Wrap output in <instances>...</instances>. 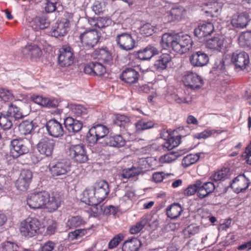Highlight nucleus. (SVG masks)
<instances>
[{
  "mask_svg": "<svg viewBox=\"0 0 251 251\" xmlns=\"http://www.w3.org/2000/svg\"><path fill=\"white\" fill-rule=\"evenodd\" d=\"M160 44L164 49L172 48L175 52L183 54L192 48L193 41L187 34L180 35L165 33L162 36Z\"/></svg>",
  "mask_w": 251,
  "mask_h": 251,
  "instance_id": "nucleus-1",
  "label": "nucleus"
},
{
  "mask_svg": "<svg viewBox=\"0 0 251 251\" xmlns=\"http://www.w3.org/2000/svg\"><path fill=\"white\" fill-rule=\"evenodd\" d=\"M49 172L53 179L65 177L71 171L70 163L64 160L51 161L48 166Z\"/></svg>",
  "mask_w": 251,
  "mask_h": 251,
  "instance_id": "nucleus-2",
  "label": "nucleus"
},
{
  "mask_svg": "<svg viewBox=\"0 0 251 251\" xmlns=\"http://www.w3.org/2000/svg\"><path fill=\"white\" fill-rule=\"evenodd\" d=\"M41 224L36 218H27L21 223L20 231L22 235L31 237L40 232Z\"/></svg>",
  "mask_w": 251,
  "mask_h": 251,
  "instance_id": "nucleus-3",
  "label": "nucleus"
},
{
  "mask_svg": "<svg viewBox=\"0 0 251 251\" xmlns=\"http://www.w3.org/2000/svg\"><path fill=\"white\" fill-rule=\"evenodd\" d=\"M29 142L26 138H15L10 141V153L14 158L26 154L29 151Z\"/></svg>",
  "mask_w": 251,
  "mask_h": 251,
  "instance_id": "nucleus-4",
  "label": "nucleus"
},
{
  "mask_svg": "<svg viewBox=\"0 0 251 251\" xmlns=\"http://www.w3.org/2000/svg\"><path fill=\"white\" fill-rule=\"evenodd\" d=\"M108 129L105 126L97 125L89 129L87 135V140L90 143L95 144L99 140L103 139L101 143L103 146L104 138L108 137Z\"/></svg>",
  "mask_w": 251,
  "mask_h": 251,
  "instance_id": "nucleus-5",
  "label": "nucleus"
},
{
  "mask_svg": "<svg viewBox=\"0 0 251 251\" xmlns=\"http://www.w3.org/2000/svg\"><path fill=\"white\" fill-rule=\"evenodd\" d=\"M68 155L75 162L83 163L88 160V155L85 146L82 144L71 145L68 150Z\"/></svg>",
  "mask_w": 251,
  "mask_h": 251,
  "instance_id": "nucleus-6",
  "label": "nucleus"
},
{
  "mask_svg": "<svg viewBox=\"0 0 251 251\" xmlns=\"http://www.w3.org/2000/svg\"><path fill=\"white\" fill-rule=\"evenodd\" d=\"M48 198V193L46 191L33 193L26 198L27 204L30 208L38 209L44 206Z\"/></svg>",
  "mask_w": 251,
  "mask_h": 251,
  "instance_id": "nucleus-7",
  "label": "nucleus"
},
{
  "mask_svg": "<svg viewBox=\"0 0 251 251\" xmlns=\"http://www.w3.org/2000/svg\"><path fill=\"white\" fill-rule=\"evenodd\" d=\"M96 196L93 188H86L83 192L81 201L86 204L93 206L94 209L96 208L95 213L100 214L102 208Z\"/></svg>",
  "mask_w": 251,
  "mask_h": 251,
  "instance_id": "nucleus-8",
  "label": "nucleus"
},
{
  "mask_svg": "<svg viewBox=\"0 0 251 251\" xmlns=\"http://www.w3.org/2000/svg\"><path fill=\"white\" fill-rule=\"evenodd\" d=\"M100 37V34L97 31L91 30L81 33L79 36V39L84 47L91 49L97 44Z\"/></svg>",
  "mask_w": 251,
  "mask_h": 251,
  "instance_id": "nucleus-9",
  "label": "nucleus"
},
{
  "mask_svg": "<svg viewBox=\"0 0 251 251\" xmlns=\"http://www.w3.org/2000/svg\"><path fill=\"white\" fill-rule=\"evenodd\" d=\"M58 62L62 67H67L72 65L74 60L75 55L73 49L68 46H63L59 50Z\"/></svg>",
  "mask_w": 251,
  "mask_h": 251,
  "instance_id": "nucleus-10",
  "label": "nucleus"
},
{
  "mask_svg": "<svg viewBox=\"0 0 251 251\" xmlns=\"http://www.w3.org/2000/svg\"><path fill=\"white\" fill-rule=\"evenodd\" d=\"M116 41L121 49L126 51L131 50L135 47V41L129 33L124 32L118 35Z\"/></svg>",
  "mask_w": 251,
  "mask_h": 251,
  "instance_id": "nucleus-11",
  "label": "nucleus"
},
{
  "mask_svg": "<svg viewBox=\"0 0 251 251\" xmlns=\"http://www.w3.org/2000/svg\"><path fill=\"white\" fill-rule=\"evenodd\" d=\"M176 131L178 133V135L176 136L177 141H175L174 138L170 139L166 142L163 147L164 149L168 150H171L175 147L177 146L180 142V139L181 137H185L190 133L191 129L188 126H180L177 128Z\"/></svg>",
  "mask_w": 251,
  "mask_h": 251,
  "instance_id": "nucleus-12",
  "label": "nucleus"
},
{
  "mask_svg": "<svg viewBox=\"0 0 251 251\" xmlns=\"http://www.w3.org/2000/svg\"><path fill=\"white\" fill-rule=\"evenodd\" d=\"M55 145L54 140L49 138H43L37 144V150L41 154L50 157L52 154Z\"/></svg>",
  "mask_w": 251,
  "mask_h": 251,
  "instance_id": "nucleus-13",
  "label": "nucleus"
},
{
  "mask_svg": "<svg viewBox=\"0 0 251 251\" xmlns=\"http://www.w3.org/2000/svg\"><path fill=\"white\" fill-rule=\"evenodd\" d=\"M33 177L32 173L29 170L22 171L18 179L15 182L17 189L22 191L28 189Z\"/></svg>",
  "mask_w": 251,
  "mask_h": 251,
  "instance_id": "nucleus-14",
  "label": "nucleus"
},
{
  "mask_svg": "<svg viewBox=\"0 0 251 251\" xmlns=\"http://www.w3.org/2000/svg\"><path fill=\"white\" fill-rule=\"evenodd\" d=\"M184 84L192 89H196L201 88L203 85V80L201 77L196 73L191 72H186L183 77Z\"/></svg>",
  "mask_w": 251,
  "mask_h": 251,
  "instance_id": "nucleus-15",
  "label": "nucleus"
},
{
  "mask_svg": "<svg viewBox=\"0 0 251 251\" xmlns=\"http://www.w3.org/2000/svg\"><path fill=\"white\" fill-rule=\"evenodd\" d=\"M231 62L236 68L243 69L249 63V55L244 51L236 50L232 54Z\"/></svg>",
  "mask_w": 251,
  "mask_h": 251,
  "instance_id": "nucleus-16",
  "label": "nucleus"
},
{
  "mask_svg": "<svg viewBox=\"0 0 251 251\" xmlns=\"http://www.w3.org/2000/svg\"><path fill=\"white\" fill-rule=\"evenodd\" d=\"M46 127L48 134L53 137L62 136L64 130L62 125L55 119H51L46 123Z\"/></svg>",
  "mask_w": 251,
  "mask_h": 251,
  "instance_id": "nucleus-17",
  "label": "nucleus"
},
{
  "mask_svg": "<svg viewBox=\"0 0 251 251\" xmlns=\"http://www.w3.org/2000/svg\"><path fill=\"white\" fill-rule=\"evenodd\" d=\"M209 60L208 55L201 50L193 52L189 56L190 62L194 67L204 66L208 63Z\"/></svg>",
  "mask_w": 251,
  "mask_h": 251,
  "instance_id": "nucleus-18",
  "label": "nucleus"
},
{
  "mask_svg": "<svg viewBox=\"0 0 251 251\" xmlns=\"http://www.w3.org/2000/svg\"><path fill=\"white\" fill-rule=\"evenodd\" d=\"M250 184V180L244 175H240L232 180L231 187L235 193L239 194L245 191Z\"/></svg>",
  "mask_w": 251,
  "mask_h": 251,
  "instance_id": "nucleus-19",
  "label": "nucleus"
},
{
  "mask_svg": "<svg viewBox=\"0 0 251 251\" xmlns=\"http://www.w3.org/2000/svg\"><path fill=\"white\" fill-rule=\"evenodd\" d=\"M214 26L210 22H205L200 23L197 27L194 30V34L199 39L201 40L202 42L204 40L202 39L210 35L214 31Z\"/></svg>",
  "mask_w": 251,
  "mask_h": 251,
  "instance_id": "nucleus-20",
  "label": "nucleus"
},
{
  "mask_svg": "<svg viewBox=\"0 0 251 251\" xmlns=\"http://www.w3.org/2000/svg\"><path fill=\"white\" fill-rule=\"evenodd\" d=\"M93 189L100 203L106 198L109 193V185L106 181L103 180L96 182Z\"/></svg>",
  "mask_w": 251,
  "mask_h": 251,
  "instance_id": "nucleus-21",
  "label": "nucleus"
},
{
  "mask_svg": "<svg viewBox=\"0 0 251 251\" xmlns=\"http://www.w3.org/2000/svg\"><path fill=\"white\" fill-rule=\"evenodd\" d=\"M140 75L139 72L133 68H126L120 75V78L125 83L134 84L138 82Z\"/></svg>",
  "mask_w": 251,
  "mask_h": 251,
  "instance_id": "nucleus-22",
  "label": "nucleus"
},
{
  "mask_svg": "<svg viewBox=\"0 0 251 251\" xmlns=\"http://www.w3.org/2000/svg\"><path fill=\"white\" fill-rule=\"evenodd\" d=\"M223 4L216 1H210L203 4L202 10L208 16L212 17L218 16L222 11Z\"/></svg>",
  "mask_w": 251,
  "mask_h": 251,
  "instance_id": "nucleus-23",
  "label": "nucleus"
},
{
  "mask_svg": "<svg viewBox=\"0 0 251 251\" xmlns=\"http://www.w3.org/2000/svg\"><path fill=\"white\" fill-rule=\"evenodd\" d=\"M85 73L92 75H101L105 71V67L101 63L92 62L87 64L84 68Z\"/></svg>",
  "mask_w": 251,
  "mask_h": 251,
  "instance_id": "nucleus-24",
  "label": "nucleus"
},
{
  "mask_svg": "<svg viewBox=\"0 0 251 251\" xmlns=\"http://www.w3.org/2000/svg\"><path fill=\"white\" fill-rule=\"evenodd\" d=\"M61 200V195L57 192H53L51 196L48 193V198L44 206L49 211H54L60 206Z\"/></svg>",
  "mask_w": 251,
  "mask_h": 251,
  "instance_id": "nucleus-25",
  "label": "nucleus"
},
{
  "mask_svg": "<svg viewBox=\"0 0 251 251\" xmlns=\"http://www.w3.org/2000/svg\"><path fill=\"white\" fill-rule=\"evenodd\" d=\"M186 14V10L181 6H176L171 8L167 13L166 18L169 22L180 21Z\"/></svg>",
  "mask_w": 251,
  "mask_h": 251,
  "instance_id": "nucleus-26",
  "label": "nucleus"
},
{
  "mask_svg": "<svg viewBox=\"0 0 251 251\" xmlns=\"http://www.w3.org/2000/svg\"><path fill=\"white\" fill-rule=\"evenodd\" d=\"M64 124L69 132L76 133L79 131L82 126V122L72 117H68L64 120Z\"/></svg>",
  "mask_w": 251,
  "mask_h": 251,
  "instance_id": "nucleus-27",
  "label": "nucleus"
},
{
  "mask_svg": "<svg viewBox=\"0 0 251 251\" xmlns=\"http://www.w3.org/2000/svg\"><path fill=\"white\" fill-rule=\"evenodd\" d=\"M67 25L61 21L56 22L52 26L50 32V35L56 38L64 36L67 34L69 29Z\"/></svg>",
  "mask_w": 251,
  "mask_h": 251,
  "instance_id": "nucleus-28",
  "label": "nucleus"
},
{
  "mask_svg": "<svg viewBox=\"0 0 251 251\" xmlns=\"http://www.w3.org/2000/svg\"><path fill=\"white\" fill-rule=\"evenodd\" d=\"M159 50L155 47L149 45L146 48L138 51L137 57L140 60H148L156 54H158Z\"/></svg>",
  "mask_w": 251,
  "mask_h": 251,
  "instance_id": "nucleus-29",
  "label": "nucleus"
},
{
  "mask_svg": "<svg viewBox=\"0 0 251 251\" xmlns=\"http://www.w3.org/2000/svg\"><path fill=\"white\" fill-rule=\"evenodd\" d=\"M126 143L125 139L121 135L119 134L105 138L103 146L120 148L124 146Z\"/></svg>",
  "mask_w": 251,
  "mask_h": 251,
  "instance_id": "nucleus-30",
  "label": "nucleus"
},
{
  "mask_svg": "<svg viewBox=\"0 0 251 251\" xmlns=\"http://www.w3.org/2000/svg\"><path fill=\"white\" fill-rule=\"evenodd\" d=\"M93 55L94 57L102 61L106 65H111L113 63L111 53L105 49H100L95 50L93 53Z\"/></svg>",
  "mask_w": 251,
  "mask_h": 251,
  "instance_id": "nucleus-31",
  "label": "nucleus"
},
{
  "mask_svg": "<svg viewBox=\"0 0 251 251\" xmlns=\"http://www.w3.org/2000/svg\"><path fill=\"white\" fill-rule=\"evenodd\" d=\"M215 189V184L212 182H207L202 184L201 181V184L198 189V197L202 199L212 193Z\"/></svg>",
  "mask_w": 251,
  "mask_h": 251,
  "instance_id": "nucleus-32",
  "label": "nucleus"
},
{
  "mask_svg": "<svg viewBox=\"0 0 251 251\" xmlns=\"http://www.w3.org/2000/svg\"><path fill=\"white\" fill-rule=\"evenodd\" d=\"M171 60V56L169 53H162L155 61L154 64L155 69L159 72L162 71L166 69L168 64Z\"/></svg>",
  "mask_w": 251,
  "mask_h": 251,
  "instance_id": "nucleus-33",
  "label": "nucleus"
},
{
  "mask_svg": "<svg viewBox=\"0 0 251 251\" xmlns=\"http://www.w3.org/2000/svg\"><path fill=\"white\" fill-rule=\"evenodd\" d=\"M224 38L221 36H217L210 38L206 41L208 48L220 50L224 47Z\"/></svg>",
  "mask_w": 251,
  "mask_h": 251,
  "instance_id": "nucleus-34",
  "label": "nucleus"
},
{
  "mask_svg": "<svg viewBox=\"0 0 251 251\" xmlns=\"http://www.w3.org/2000/svg\"><path fill=\"white\" fill-rule=\"evenodd\" d=\"M23 52L26 57H30L31 58L39 57L42 54L41 50L35 45L26 46L23 49Z\"/></svg>",
  "mask_w": 251,
  "mask_h": 251,
  "instance_id": "nucleus-35",
  "label": "nucleus"
},
{
  "mask_svg": "<svg viewBox=\"0 0 251 251\" xmlns=\"http://www.w3.org/2000/svg\"><path fill=\"white\" fill-rule=\"evenodd\" d=\"M136 130L137 132H141L145 130L149 129L154 127H156L157 124H155L153 121H146L143 119L138 120L134 124Z\"/></svg>",
  "mask_w": 251,
  "mask_h": 251,
  "instance_id": "nucleus-36",
  "label": "nucleus"
},
{
  "mask_svg": "<svg viewBox=\"0 0 251 251\" xmlns=\"http://www.w3.org/2000/svg\"><path fill=\"white\" fill-rule=\"evenodd\" d=\"M141 246V241L136 238H133L124 243L122 250L123 251H137Z\"/></svg>",
  "mask_w": 251,
  "mask_h": 251,
  "instance_id": "nucleus-37",
  "label": "nucleus"
},
{
  "mask_svg": "<svg viewBox=\"0 0 251 251\" xmlns=\"http://www.w3.org/2000/svg\"><path fill=\"white\" fill-rule=\"evenodd\" d=\"M249 22V17L248 15L241 14L234 16L231 23L234 27L243 28L246 26Z\"/></svg>",
  "mask_w": 251,
  "mask_h": 251,
  "instance_id": "nucleus-38",
  "label": "nucleus"
},
{
  "mask_svg": "<svg viewBox=\"0 0 251 251\" xmlns=\"http://www.w3.org/2000/svg\"><path fill=\"white\" fill-rule=\"evenodd\" d=\"M13 126V119L7 113H0V127L3 130L10 129Z\"/></svg>",
  "mask_w": 251,
  "mask_h": 251,
  "instance_id": "nucleus-39",
  "label": "nucleus"
},
{
  "mask_svg": "<svg viewBox=\"0 0 251 251\" xmlns=\"http://www.w3.org/2000/svg\"><path fill=\"white\" fill-rule=\"evenodd\" d=\"M6 113L12 119H20L24 117L21 109L16 104L12 103L9 105Z\"/></svg>",
  "mask_w": 251,
  "mask_h": 251,
  "instance_id": "nucleus-40",
  "label": "nucleus"
},
{
  "mask_svg": "<svg viewBox=\"0 0 251 251\" xmlns=\"http://www.w3.org/2000/svg\"><path fill=\"white\" fill-rule=\"evenodd\" d=\"M140 170L138 168L132 167L131 168L125 169L122 171V176L123 178L136 180L137 176L140 174Z\"/></svg>",
  "mask_w": 251,
  "mask_h": 251,
  "instance_id": "nucleus-41",
  "label": "nucleus"
},
{
  "mask_svg": "<svg viewBox=\"0 0 251 251\" xmlns=\"http://www.w3.org/2000/svg\"><path fill=\"white\" fill-rule=\"evenodd\" d=\"M182 211V208L179 203H174L167 209V214L171 219L177 218Z\"/></svg>",
  "mask_w": 251,
  "mask_h": 251,
  "instance_id": "nucleus-42",
  "label": "nucleus"
},
{
  "mask_svg": "<svg viewBox=\"0 0 251 251\" xmlns=\"http://www.w3.org/2000/svg\"><path fill=\"white\" fill-rule=\"evenodd\" d=\"M238 40L241 47L251 50V31L241 34L238 38Z\"/></svg>",
  "mask_w": 251,
  "mask_h": 251,
  "instance_id": "nucleus-43",
  "label": "nucleus"
},
{
  "mask_svg": "<svg viewBox=\"0 0 251 251\" xmlns=\"http://www.w3.org/2000/svg\"><path fill=\"white\" fill-rule=\"evenodd\" d=\"M203 153H199L195 154H189L185 156L182 160V165L187 168L197 162Z\"/></svg>",
  "mask_w": 251,
  "mask_h": 251,
  "instance_id": "nucleus-44",
  "label": "nucleus"
},
{
  "mask_svg": "<svg viewBox=\"0 0 251 251\" xmlns=\"http://www.w3.org/2000/svg\"><path fill=\"white\" fill-rule=\"evenodd\" d=\"M92 231L90 228L76 229L69 233V237L71 240L77 239L85 235L90 234Z\"/></svg>",
  "mask_w": 251,
  "mask_h": 251,
  "instance_id": "nucleus-45",
  "label": "nucleus"
},
{
  "mask_svg": "<svg viewBox=\"0 0 251 251\" xmlns=\"http://www.w3.org/2000/svg\"><path fill=\"white\" fill-rule=\"evenodd\" d=\"M19 129L21 134L26 135L31 133L34 130V126L32 122L25 121L19 125Z\"/></svg>",
  "mask_w": 251,
  "mask_h": 251,
  "instance_id": "nucleus-46",
  "label": "nucleus"
},
{
  "mask_svg": "<svg viewBox=\"0 0 251 251\" xmlns=\"http://www.w3.org/2000/svg\"><path fill=\"white\" fill-rule=\"evenodd\" d=\"M37 24V26L34 28L37 30L38 28L44 29L47 28L50 25V21L49 18L46 15L37 17L34 20Z\"/></svg>",
  "mask_w": 251,
  "mask_h": 251,
  "instance_id": "nucleus-47",
  "label": "nucleus"
},
{
  "mask_svg": "<svg viewBox=\"0 0 251 251\" xmlns=\"http://www.w3.org/2000/svg\"><path fill=\"white\" fill-rule=\"evenodd\" d=\"M77 20L78 17L75 13L65 11L60 21L67 24L68 27L70 28L71 24L75 22Z\"/></svg>",
  "mask_w": 251,
  "mask_h": 251,
  "instance_id": "nucleus-48",
  "label": "nucleus"
},
{
  "mask_svg": "<svg viewBox=\"0 0 251 251\" xmlns=\"http://www.w3.org/2000/svg\"><path fill=\"white\" fill-rule=\"evenodd\" d=\"M93 25L99 28L106 27L112 25V21L108 17H99L93 21Z\"/></svg>",
  "mask_w": 251,
  "mask_h": 251,
  "instance_id": "nucleus-49",
  "label": "nucleus"
},
{
  "mask_svg": "<svg viewBox=\"0 0 251 251\" xmlns=\"http://www.w3.org/2000/svg\"><path fill=\"white\" fill-rule=\"evenodd\" d=\"M70 106L72 112L77 117L84 116L87 113V109L82 105L72 104Z\"/></svg>",
  "mask_w": 251,
  "mask_h": 251,
  "instance_id": "nucleus-50",
  "label": "nucleus"
},
{
  "mask_svg": "<svg viewBox=\"0 0 251 251\" xmlns=\"http://www.w3.org/2000/svg\"><path fill=\"white\" fill-rule=\"evenodd\" d=\"M84 221L80 216H74L70 218L67 223V226L70 228L76 227L84 224Z\"/></svg>",
  "mask_w": 251,
  "mask_h": 251,
  "instance_id": "nucleus-51",
  "label": "nucleus"
},
{
  "mask_svg": "<svg viewBox=\"0 0 251 251\" xmlns=\"http://www.w3.org/2000/svg\"><path fill=\"white\" fill-rule=\"evenodd\" d=\"M148 220L146 218H142L140 221L132 226L130 228V232L131 234H136L139 232L147 224Z\"/></svg>",
  "mask_w": 251,
  "mask_h": 251,
  "instance_id": "nucleus-52",
  "label": "nucleus"
},
{
  "mask_svg": "<svg viewBox=\"0 0 251 251\" xmlns=\"http://www.w3.org/2000/svg\"><path fill=\"white\" fill-rule=\"evenodd\" d=\"M18 246L14 242L5 241L1 244L0 251H18Z\"/></svg>",
  "mask_w": 251,
  "mask_h": 251,
  "instance_id": "nucleus-53",
  "label": "nucleus"
},
{
  "mask_svg": "<svg viewBox=\"0 0 251 251\" xmlns=\"http://www.w3.org/2000/svg\"><path fill=\"white\" fill-rule=\"evenodd\" d=\"M201 184V180H197L194 184L189 185L184 191L185 196H191L197 192L198 195L199 187Z\"/></svg>",
  "mask_w": 251,
  "mask_h": 251,
  "instance_id": "nucleus-54",
  "label": "nucleus"
},
{
  "mask_svg": "<svg viewBox=\"0 0 251 251\" xmlns=\"http://www.w3.org/2000/svg\"><path fill=\"white\" fill-rule=\"evenodd\" d=\"M228 171L226 169H223L215 172L210 177L212 180L218 181L224 180L227 176Z\"/></svg>",
  "mask_w": 251,
  "mask_h": 251,
  "instance_id": "nucleus-55",
  "label": "nucleus"
},
{
  "mask_svg": "<svg viewBox=\"0 0 251 251\" xmlns=\"http://www.w3.org/2000/svg\"><path fill=\"white\" fill-rule=\"evenodd\" d=\"M13 98V95L10 90L0 88V99L1 100L6 102L12 100Z\"/></svg>",
  "mask_w": 251,
  "mask_h": 251,
  "instance_id": "nucleus-56",
  "label": "nucleus"
},
{
  "mask_svg": "<svg viewBox=\"0 0 251 251\" xmlns=\"http://www.w3.org/2000/svg\"><path fill=\"white\" fill-rule=\"evenodd\" d=\"M59 0H46L45 10L47 13H52L55 11L58 4Z\"/></svg>",
  "mask_w": 251,
  "mask_h": 251,
  "instance_id": "nucleus-57",
  "label": "nucleus"
},
{
  "mask_svg": "<svg viewBox=\"0 0 251 251\" xmlns=\"http://www.w3.org/2000/svg\"><path fill=\"white\" fill-rule=\"evenodd\" d=\"M154 27L150 23L143 25L140 28V33L145 36H149L153 34Z\"/></svg>",
  "mask_w": 251,
  "mask_h": 251,
  "instance_id": "nucleus-58",
  "label": "nucleus"
},
{
  "mask_svg": "<svg viewBox=\"0 0 251 251\" xmlns=\"http://www.w3.org/2000/svg\"><path fill=\"white\" fill-rule=\"evenodd\" d=\"M178 156L177 152H170L162 156L160 158V161L163 163H171L176 160Z\"/></svg>",
  "mask_w": 251,
  "mask_h": 251,
  "instance_id": "nucleus-59",
  "label": "nucleus"
},
{
  "mask_svg": "<svg viewBox=\"0 0 251 251\" xmlns=\"http://www.w3.org/2000/svg\"><path fill=\"white\" fill-rule=\"evenodd\" d=\"M130 122L129 118L124 115H117L116 117L115 123L120 126H125Z\"/></svg>",
  "mask_w": 251,
  "mask_h": 251,
  "instance_id": "nucleus-60",
  "label": "nucleus"
},
{
  "mask_svg": "<svg viewBox=\"0 0 251 251\" xmlns=\"http://www.w3.org/2000/svg\"><path fill=\"white\" fill-rule=\"evenodd\" d=\"M216 132L215 130L206 129L203 131L194 135V138L198 139H206Z\"/></svg>",
  "mask_w": 251,
  "mask_h": 251,
  "instance_id": "nucleus-61",
  "label": "nucleus"
},
{
  "mask_svg": "<svg viewBox=\"0 0 251 251\" xmlns=\"http://www.w3.org/2000/svg\"><path fill=\"white\" fill-rule=\"evenodd\" d=\"M59 102L55 99L45 98L43 106L49 108H55L58 107Z\"/></svg>",
  "mask_w": 251,
  "mask_h": 251,
  "instance_id": "nucleus-62",
  "label": "nucleus"
},
{
  "mask_svg": "<svg viewBox=\"0 0 251 251\" xmlns=\"http://www.w3.org/2000/svg\"><path fill=\"white\" fill-rule=\"evenodd\" d=\"M172 98L174 101L179 104L182 103H189L191 101L188 96L183 97L174 94L172 95Z\"/></svg>",
  "mask_w": 251,
  "mask_h": 251,
  "instance_id": "nucleus-63",
  "label": "nucleus"
},
{
  "mask_svg": "<svg viewBox=\"0 0 251 251\" xmlns=\"http://www.w3.org/2000/svg\"><path fill=\"white\" fill-rule=\"evenodd\" d=\"M123 240V236L120 234L116 235L109 243L108 248L112 249L116 247Z\"/></svg>",
  "mask_w": 251,
  "mask_h": 251,
  "instance_id": "nucleus-64",
  "label": "nucleus"
}]
</instances>
